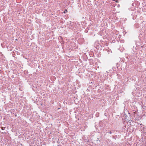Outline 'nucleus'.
Returning a JSON list of instances; mask_svg holds the SVG:
<instances>
[{"mask_svg": "<svg viewBox=\"0 0 146 146\" xmlns=\"http://www.w3.org/2000/svg\"><path fill=\"white\" fill-rule=\"evenodd\" d=\"M58 38L60 40H62V37L61 36H59V37Z\"/></svg>", "mask_w": 146, "mask_h": 146, "instance_id": "f257e3e1", "label": "nucleus"}, {"mask_svg": "<svg viewBox=\"0 0 146 146\" xmlns=\"http://www.w3.org/2000/svg\"><path fill=\"white\" fill-rule=\"evenodd\" d=\"M67 12V10L66 9L65 10L64 12V13H66Z\"/></svg>", "mask_w": 146, "mask_h": 146, "instance_id": "f03ea898", "label": "nucleus"}, {"mask_svg": "<svg viewBox=\"0 0 146 146\" xmlns=\"http://www.w3.org/2000/svg\"><path fill=\"white\" fill-rule=\"evenodd\" d=\"M115 2L117 3H118V1L117 0H116V1H115Z\"/></svg>", "mask_w": 146, "mask_h": 146, "instance_id": "7ed1b4c3", "label": "nucleus"}, {"mask_svg": "<svg viewBox=\"0 0 146 146\" xmlns=\"http://www.w3.org/2000/svg\"><path fill=\"white\" fill-rule=\"evenodd\" d=\"M1 128H5V127H1Z\"/></svg>", "mask_w": 146, "mask_h": 146, "instance_id": "20e7f679", "label": "nucleus"}, {"mask_svg": "<svg viewBox=\"0 0 146 146\" xmlns=\"http://www.w3.org/2000/svg\"><path fill=\"white\" fill-rule=\"evenodd\" d=\"M124 127H125V128H126V125H124Z\"/></svg>", "mask_w": 146, "mask_h": 146, "instance_id": "39448f33", "label": "nucleus"}, {"mask_svg": "<svg viewBox=\"0 0 146 146\" xmlns=\"http://www.w3.org/2000/svg\"><path fill=\"white\" fill-rule=\"evenodd\" d=\"M106 113H104V115H105V116H106Z\"/></svg>", "mask_w": 146, "mask_h": 146, "instance_id": "423d86ee", "label": "nucleus"}, {"mask_svg": "<svg viewBox=\"0 0 146 146\" xmlns=\"http://www.w3.org/2000/svg\"><path fill=\"white\" fill-rule=\"evenodd\" d=\"M112 1H115L116 0H112Z\"/></svg>", "mask_w": 146, "mask_h": 146, "instance_id": "0eeeda50", "label": "nucleus"}, {"mask_svg": "<svg viewBox=\"0 0 146 146\" xmlns=\"http://www.w3.org/2000/svg\"><path fill=\"white\" fill-rule=\"evenodd\" d=\"M2 129H3V130H4V129H3V128H2Z\"/></svg>", "mask_w": 146, "mask_h": 146, "instance_id": "6e6552de", "label": "nucleus"}, {"mask_svg": "<svg viewBox=\"0 0 146 146\" xmlns=\"http://www.w3.org/2000/svg\"><path fill=\"white\" fill-rule=\"evenodd\" d=\"M72 1H74V0H71Z\"/></svg>", "mask_w": 146, "mask_h": 146, "instance_id": "1a4fd4ad", "label": "nucleus"}]
</instances>
